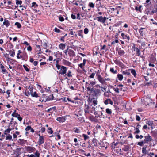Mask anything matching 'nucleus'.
I'll return each instance as SVG.
<instances>
[{
    "mask_svg": "<svg viewBox=\"0 0 157 157\" xmlns=\"http://www.w3.org/2000/svg\"><path fill=\"white\" fill-rule=\"evenodd\" d=\"M95 75V73H93L89 76V77L91 78H93Z\"/></svg>",
    "mask_w": 157,
    "mask_h": 157,
    "instance_id": "bf43d9fd",
    "label": "nucleus"
},
{
    "mask_svg": "<svg viewBox=\"0 0 157 157\" xmlns=\"http://www.w3.org/2000/svg\"><path fill=\"white\" fill-rule=\"evenodd\" d=\"M60 131H57V132L55 133V134H56L57 135V136L58 137V138L59 139H60L61 138V137L60 135L58 134L59 133V132H60Z\"/></svg>",
    "mask_w": 157,
    "mask_h": 157,
    "instance_id": "49530a36",
    "label": "nucleus"
},
{
    "mask_svg": "<svg viewBox=\"0 0 157 157\" xmlns=\"http://www.w3.org/2000/svg\"><path fill=\"white\" fill-rule=\"evenodd\" d=\"M104 102L105 104L106 105H108L109 103L111 105H113V102L110 99H106V100Z\"/></svg>",
    "mask_w": 157,
    "mask_h": 157,
    "instance_id": "f8f14e48",
    "label": "nucleus"
},
{
    "mask_svg": "<svg viewBox=\"0 0 157 157\" xmlns=\"http://www.w3.org/2000/svg\"><path fill=\"white\" fill-rule=\"evenodd\" d=\"M56 67H57L58 69L59 70V69H61V66L58 64H56Z\"/></svg>",
    "mask_w": 157,
    "mask_h": 157,
    "instance_id": "5fc2aeb1",
    "label": "nucleus"
},
{
    "mask_svg": "<svg viewBox=\"0 0 157 157\" xmlns=\"http://www.w3.org/2000/svg\"><path fill=\"white\" fill-rule=\"evenodd\" d=\"M144 29V28H141L139 30V31L140 33V35H141L142 36H143V30Z\"/></svg>",
    "mask_w": 157,
    "mask_h": 157,
    "instance_id": "ea45409f",
    "label": "nucleus"
},
{
    "mask_svg": "<svg viewBox=\"0 0 157 157\" xmlns=\"http://www.w3.org/2000/svg\"><path fill=\"white\" fill-rule=\"evenodd\" d=\"M125 52L122 50L119 49L118 51V53L119 55L122 56L125 54Z\"/></svg>",
    "mask_w": 157,
    "mask_h": 157,
    "instance_id": "412c9836",
    "label": "nucleus"
},
{
    "mask_svg": "<svg viewBox=\"0 0 157 157\" xmlns=\"http://www.w3.org/2000/svg\"><path fill=\"white\" fill-rule=\"evenodd\" d=\"M154 9L156 12V13H157V4L154 6Z\"/></svg>",
    "mask_w": 157,
    "mask_h": 157,
    "instance_id": "774afa93",
    "label": "nucleus"
},
{
    "mask_svg": "<svg viewBox=\"0 0 157 157\" xmlns=\"http://www.w3.org/2000/svg\"><path fill=\"white\" fill-rule=\"evenodd\" d=\"M13 129H13H10L9 128L7 129L4 131V134L6 135H8V134H9L10 132V131Z\"/></svg>",
    "mask_w": 157,
    "mask_h": 157,
    "instance_id": "a211bd4d",
    "label": "nucleus"
},
{
    "mask_svg": "<svg viewBox=\"0 0 157 157\" xmlns=\"http://www.w3.org/2000/svg\"><path fill=\"white\" fill-rule=\"evenodd\" d=\"M139 128H135L136 131L134 132L135 133H137L138 134L140 132V131L139 130Z\"/></svg>",
    "mask_w": 157,
    "mask_h": 157,
    "instance_id": "3c124183",
    "label": "nucleus"
},
{
    "mask_svg": "<svg viewBox=\"0 0 157 157\" xmlns=\"http://www.w3.org/2000/svg\"><path fill=\"white\" fill-rule=\"evenodd\" d=\"M98 21L102 23H105L106 20L108 19V18L105 17H103L102 16L98 17H97Z\"/></svg>",
    "mask_w": 157,
    "mask_h": 157,
    "instance_id": "7ed1b4c3",
    "label": "nucleus"
},
{
    "mask_svg": "<svg viewBox=\"0 0 157 157\" xmlns=\"http://www.w3.org/2000/svg\"><path fill=\"white\" fill-rule=\"evenodd\" d=\"M143 103L146 105H148L151 104L152 102V100L150 97H146L143 99Z\"/></svg>",
    "mask_w": 157,
    "mask_h": 157,
    "instance_id": "f03ea898",
    "label": "nucleus"
},
{
    "mask_svg": "<svg viewBox=\"0 0 157 157\" xmlns=\"http://www.w3.org/2000/svg\"><path fill=\"white\" fill-rule=\"evenodd\" d=\"M35 148L33 147L28 146L26 148L27 151L29 152H32L35 150Z\"/></svg>",
    "mask_w": 157,
    "mask_h": 157,
    "instance_id": "9b49d317",
    "label": "nucleus"
},
{
    "mask_svg": "<svg viewBox=\"0 0 157 157\" xmlns=\"http://www.w3.org/2000/svg\"><path fill=\"white\" fill-rule=\"evenodd\" d=\"M6 61L7 62L10 61V60H12V59H11L10 58H9V56H6Z\"/></svg>",
    "mask_w": 157,
    "mask_h": 157,
    "instance_id": "052dcab7",
    "label": "nucleus"
},
{
    "mask_svg": "<svg viewBox=\"0 0 157 157\" xmlns=\"http://www.w3.org/2000/svg\"><path fill=\"white\" fill-rule=\"evenodd\" d=\"M95 84V82H91L89 83V85L91 86H93Z\"/></svg>",
    "mask_w": 157,
    "mask_h": 157,
    "instance_id": "e2e57ef3",
    "label": "nucleus"
},
{
    "mask_svg": "<svg viewBox=\"0 0 157 157\" xmlns=\"http://www.w3.org/2000/svg\"><path fill=\"white\" fill-rule=\"evenodd\" d=\"M0 68L2 69V72L3 73H5L6 72V71L5 69L4 66L2 64H1Z\"/></svg>",
    "mask_w": 157,
    "mask_h": 157,
    "instance_id": "4be33fe9",
    "label": "nucleus"
},
{
    "mask_svg": "<svg viewBox=\"0 0 157 157\" xmlns=\"http://www.w3.org/2000/svg\"><path fill=\"white\" fill-rule=\"evenodd\" d=\"M122 73L123 75H126L128 76L130 75V72L129 69L125 71H122Z\"/></svg>",
    "mask_w": 157,
    "mask_h": 157,
    "instance_id": "ddd939ff",
    "label": "nucleus"
},
{
    "mask_svg": "<svg viewBox=\"0 0 157 157\" xmlns=\"http://www.w3.org/2000/svg\"><path fill=\"white\" fill-rule=\"evenodd\" d=\"M110 71L113 74H116L117 73V70H114L113 68H111L110 69Z\"/></svg>",
    "mask_w": 157,
    "mask_h": 157,
    "instance_id": "c756f323",
    "label": "nucleus"
},
{
    "mask_svg": "<svg viewBox=\"0 0 157 157\" xmlns=\"http://www.w3.org/2000/svg\"><path fill=\"white\" fill-rule=\"evenodd\" d=\"M146 147H143L142 148V153H143L144 155H146L147 153L146 152L147 151L146 150Z\"/></svg>",
    "mask_w": 157,
    "mask_h": 157,
    "instance_id": "f704fd0d",
    "label": "nucleus"
},
{
    "mask_svg": "<svg viewBox=\"0 0 157 157\" xmlns=\"http://www.w3.org/2000/svg\"><path fill=\"white\" fill-rule=\"evenodd\" d=\"M132 48L133 49H134V50L136 51V54L138 56H140L141 53L140 52V50L138 48L135 47V46L133 47Z\"/></svg>",
    "mask_w": 157,
    "mask_h": 157,
    "instance_id": "9d476101",
    "label": "nucleus"
},
{
    "mask_svg": "<svg viewBox=\"0 0 157 157\" xmlns=\"http://www.w3.org/2000/svg\"><path fill=\"white\" fill-rule=\"evenodd\" d=\"M121 36L123 39L127 40L128 41H129L130 39L129 36L127 35H125L124 33H122L121 34Z\"/></svg>",
    "mask_w": 157,
    "mask_h": 157,
    "instance_id": "1a4fd4ad",
    "label": "nucleus"
},
{
    "mask_svg": "<svg viewBox=\"0 0 157 157\" xmlns=\"http://www.w3.org/2000/svg\"><path fill=\"white\" fill-rule=\"evenodd\" d=\"M101 0H97L96 1V5L98 7H100L101 6Z\"/></svg>",
    "mask_w": 157,
    "mask_h": 157,
    "instance_id": "bb28decb",
    "label": "nucleus"
},
{
    "mask_svg": "<svg viewBox=\"0 0 157 157\" xmlns=\"http://www.w3.org/2000/svg\"><path fill=\"white\" fill-rule=\"evenodd\" d=\"M31 96L33 97H38V94L36 93V92H31Z\"/></svg>",
    "mask_w": 157,
    "mask_h": 157,
    "instance_id": "b1692460",
    "label": "nucleus"
},
{
    "mask_svg": "<svg viewBox=\"0 0 157 157\" xmlns=\"http://www.w3.org/2000/svg\"><path fill=\"white\" fill-rule=\"evenodd\" d=\"M121 8V7L120 6H118L116 8H112L111 9V10L112 11H115V10H120V8Z\"/></svg>",
    "mask_w": 157,
    "mask_h": 157,
    "instance_id": "58836bf2",
    "label": "nucleus"
},
{
    "mask_svg": "<svg viewBox=\"0 0 157 157\" xmlns=\"http://www.w3.org/2000/svg\"><path fill=\"white\" fill-rule=\"evenodd\" d=\"M82 136L84 138V139L85 140H86L88 139L89 138V137L88 136L84 134H82Z\"/></svg>",
    "mask_w": 157,
    "mask_h": 157,
    "instance_id": "c85d7f7f",
    "label": "nucleus"
},
{
    "mask_svg": "<svg viewBox=\"0 0 157 157\" xmlns=\"http://www.w3.org/2000/svg\"><path fill=\"white\" fill-rule=\"evenodd\" d=\"M71 18L73 19H75L76 18L75 16L73 14L71 15Z\"/></svg>",
    "mask_w": 157,
    "mask_h": 157,
    "instance_id": "338daca9",
    "label": "nucleus"
},
{
    "mask_svg": "<svg viewBox=\"0 0 157 157\" xmlns=\"http://www.w3.org/2000/svg\"><path fill=\"white\" fill-rule=\"evenodd\" d=\"M144 144V142L143 141L139 142L137 144L140 146H143Z\"/></svg>",
    "mask_w": 157,
    "mask_h": 157,
    "instance_id": "603ef678",
    "label": "nucleus"
},
{
    "mask_svg": "<svg viewBox=\"0 0 157 157\" xmlns=\"http://www.w3.org/2000/svg\"><path fill=\"white\" fill-rule=\"evenodd\" d=\"M33 64L34 66H36L37 65L38 63V62L36 61H33Z\"/></svg>",
    "mask_w": 157,
    "mask_h": 157,
    "instance_id": "0e129e2a",
    "label": "nucleus"
},
{
    "mask_svg": "<svg viewBox=\"0 0 157 157\" xmlns=\"http://www.w3.org/2000/svg\"><path fill=\"white\" fill-rule=\"evenodd\" d=\"M146 123L149 125H151L153 124L152 122L151 121H147Z\"/></svg>",
    "mask_w": 157,
    "mask_h": 157,
    "instance_id": "13d9d810",
    "label": "nucleus"
},
{
    "mask_svg": "<svg viewBox=\"0 0 157 157\" xmlns=\"http://www.w3.org/2000/svg\"><path fill=\"white\" fill-rule=\"evenodd\" d=\"M54 31L55 32L58 33H59L60 32V30L59 29L57 28L56 27L55 28Z\"/></svg>",
    "mask_w": 157,
    "mask_h": 157,
    "instance_id": "8fccbe9b",
    "label": "nucleus"
},
{
    "mask_svg": "<svg viewBox=\"0 0 157 157\" xmlns=\"http://www.w3.org/2000/svg\"><path fill=\"white\" fill-rule=\"evenodd\" d=\"M90 107L88 105H86L85 106V109H84V112L85 113H88L89 112V109Z\"/></svg>",
    "mask_w": 157,
    "mask_h": 157,
    "instance_id": "2eb2a0df",
    "label": "nucleus"
},
{
    "mask_svg": "<svg viewBox=\"0 0 157 157\" xmlns=\"http://www.w3.org/2000/svg\"><path fill=\"white\" fill-rule=\"evenodd\" d=\"M22 3V2L21 0L19 1L18 0H17L16 1V4L17 5H18L19 4L21 5V4Z\"/></svg>",
    "mask_w": 157,
    "mask_h": 157,
    "instance_id": "09e8293b",
    "label": "nucleus"
},
{
    "mask_svg": "<svg viewBox=\"0 0 157 157\" xmlns=\"http://www.w3.org/2000/svg\"><path fill=\"white\" fill-rule=\"evenodd\" d=\"M23 67L24 69L26 71L29 72V69L27 67L26 65H24Z\"/></svg>",
    "mask_w": 157,
    "mask_h": 157,
    "instance_id": "a18cd8bd",
    "label": "nucleus"
},
{
    "mask_svg": "<svg viewBox=\"0 0 157 157\" xmlns=\"http://www.w3.org/2000/svg\"><path fill=\"white\" fill-rule=\"evenodd\" d=\"M10 56H11L13 57L15 55L14 50H10Z\"/></svg>",
    "mask_w": 157,
    "mask_h": 157,
    "instance_id": "5701e85b",
    "label": "nucleus"
},
{
    "mask_svg": "<svg viewBox=\"0 0 157 157\" xmlns=\"http://www.w3.org/2000/svg\"><path fill=\"white\" fill-rule=\"evenodd\" d=\"M78 35L82 37V38L83 37V31L82 30H80L79 31V33H78Z\"/></svg>",
    "mask_w": 157,
    "mask_h": 157,
    "instance_id": "473e14b6",
    "label": "nucleus"
},
{
    "mask_svg": "<svg viewBox=\"0 0 157 157\" xmlns=\"http://www.w3.org/2000/svg\"><path fill=\"white\" fill-rule=\"evenodd\" d=\"M94 93L95 95H97L100 93V90L99 89H95Z\"/></svg>",
    "mask_w": 157,
    "mask_h": 157,
    "instance_id": "cd10ccee",
    "label": "nucleus"
},
{
    "mask_svg": "<svg viewBox=\"0 0 157 157\" xmlns=\"http://www.w3.org/2000/svg\"><path fill=\"white\" fill-rule=\"evenodd\" d=\"M89 32V30L87 28H86L84 30V33L85 34H87Z\"/></svg>",
    "mask_w": 157,
    "mask_h": 157,
    "instance_id": "de8ad7c7",
    "label": "nucleus"
},
{
    "mask_svg": "<svg viewBox=\"0 0 157 157\" xmlns=\"http://www.w3.org/2000/svg\"><path fill=\"white\" fill-rule=\"evenodd\" d=\"M66 45L65 44L61 43L59 45V48L62 50L64 49L65 48Z\"/></svg>",
    "mask_w": 157,
    "mask_h": 157,
    "instance_id": "dca6fc26",
    "label": "nucleus"
},
{
    "mask_svg": "<svg viewBox=\"0 0 157 157\" xmlns=\"http://www.w3.org/2000/svg\"><path fill=\"white\" fill-rule=\"evenodd\" d=\"M130 71L131 72V73H132V74L134 75V77H136V71L135 70L133 69H129Z\"/></svg>",
    "mask_w": 157,
    "mask_h": 157,
    "instance_id": "aec40b11",
    "label": "nucleus"
},
{
    "mask_svg": "<svg viewBox=\"0 0 157 157\" xmlns=\"http://www.w3.org/2000/svg\"><path fill=\"white\" fill-rule=\"evenodd\" d=\"M13 127H17V124L16 121L13 122Z\"/></svg>",
    "mask_w": 157,
    "mask_h": 157,
    "instance_id": "6e6d98bb",
    "label": "nucleus"
},
{
    "mask_svg": "<svg viewBox=\"0 0 157 157\" xmlns=\"http://www.w3.org/2000/svg\"><path fill=\"white\" fill-rule=\"evenodd\" d=\"M40 154L38 151L37 150L35 153V155L31 154L30 155H28V157H40Z\"/></svg>",
    "mask_w": 157,
    "mask_h": 157,
    "instance_id": "423d86ee",
    "label": "nucleus"
},
{
    "mask_svg": "<svg viewBox=\"0 0 157 157\" xmlns=\"http://www.w3.org/2000/svg\"><path fill=\"white\" fill-rule=\"evenodd\" d=\"M144 138L145 139L144 140V141L145 143L151 141L152 140V138H151V136H150L149 134L147 136H145Z\"/></svg>",
    "mask_w": 157,
    "mask_h": 157,
    "instance_id": "39448f33",
    "label": "nucleus"
},
{
    "mask_svg": "<svg viewBox=\"0 0 157 157\" xmlns=\"http://www.w3.org/2000/svg\"><path fill=\"white\" fill-rule=\"evenodd\" d=\"M88 6L91 8H94V5L92 2H90Z\"/></svg>",
    "mask_w": 157,
    "mask_h": 157,
    "instance_id": "e433bc0d",
    "label": "nucleus"
},
{
    "mask_svg": "<svg viewBox=\"0 0 157 157\" xmlns=\"http://www.w3.org/2000/svg\"><path fill=\"white\" fill-rule=\"evenodd\" d=\"M48 133L49 134H52L53 132V131L52 130L51 128L49 127L48 128Z\"/></svg>",
    "mask_w": 157,
    "mask_h": 157,
    "instance_id": "a19ab883",
    "label": "nucleus"
},
{
    "mask_svg": "<svg viewBox=\"0 0 157 157\" xmlns=\"http://www.w3.org/2000/svg\"><path fill=\"white\" fill-rule=\"evenodd\" d=\"M67 76L68 77H72V72L71 71L69 70L68 71Z\"/></svg>",
    "mask_w": 157,
    "mask_h": 157,
    "instance_id": "2f4dec72",
    "label": "nucleus"
},
{
    "mask_svg": "<svg viewBox=\"0 0 157 157\" xmlns=\"http://www.w3.org/2000/svg\"><path fill=\"white\" fill-rule=\"evenodd\" d=\"M11 115L13 117H18V116H19V114L16 113H12Z\"/></svg>",
    "mask_w": 157,
    "mask_h": 157,
    "instance_id": "79ce46f5",
    "label": "nucleus"
},
{
    "mask_svg": "<svg viewBox=\"0 0 157 157\" xmlns=\"http://www.w3.org/2000/svg\"><path fill=\"white\" fill-rule=\"evenodd\" d=\"M117 78L119 80L122 81L123 78V77L122 75L118 74L117 75Z\"/></svg>",
    "mask_w": 157,
    "mask_h": 157,
    "instance_id": "393cba45",
    "label": "nucleus"
},
{
    "mask_svg": "<svg viewBox=\"0 0 157 157\" xmlns=\"http://www.w3.org/2000/svg\"><path fill=\"white\" fill-rule=\"evenodd\" d=\"M98 79V81L101 83L102 84H103L105 82L104 79L100 75H98L97 77Z\"/></svg>",
    "mask_w": 157,
    "mask_h": 157,
    "instance_id": "0eeeda50",
    "label": "nucleus"
},
{
    "mask_svg": "<svg viewBox=\"0 0 157 157\" xmlns=\"http://www.w3.org/2000/svg\"><path fill=\"white\" fill-rule=\"evenodd\" d=\"M39 138L38 142V144L40 145L41 144L44 143V138L43 136H41L40 134H39Z\"/></svg>",
    "mask_w": 157,
    "mask_h": 157,
    "instance_id": "20e7f679",
    "label": "nucleus"
},
{
    "mask_svg": "<svg viewBox=\"0 0 157 157\" xmlns=\"http://www.w3.org/2000/svg\"><path fill=\"white\" fill-rule=\"evenodd\" d=\"M67 68L64 66H62L60 70L59 71V74L63 75L64 76L67 75L66 72L67 70Z\"/></svg>",
    "mask_w": 157,
    "mask_h": 157,
    "instance_id": "f257e3e1",
    "label": "nucleus"
},
{
    "mask_svg": "<svg viewBox=\"0 0 157 157\" xmlns=\"http://www.w3.org/2000/svg\"><path fill=\"white\" fill-rule=\"evenodd\" d=\"M64 62L65 64L68 66H70L71 64V63L70 62L67 60H65Z\"/></svg>",
    "mask_w": 157,
    "mask_h": 157,
    "instance_id": "c03bdc74",
    "label": "nucleus"
},
{
    "mask_svg": "<svg viewBox=\"0 0 157 157\" xmlns=\"http://www.w3.org/2000/svg\"><path fill=\"white\" fill-rule=\"evenodd\" d=\"M15 25L17 26L18 28H20L21 27V25L18 22H16L15 23Z\"/></svg>",
    "mask_w": 157,
    "mask_h": 157,
    "instance_id": "c9c22d12",
    "label": "nucleus"
},
{
    "mask_svg": "<svg viewBox=\"0 0 157 157\" xmlns=\"http://www.w3.org/2000/svg\"><path fill=\"white\" fill-rule=\"evenodd\" d=\"M31 127L30 126H28L25 128V130L29 131L31 129Z\"/></svg>",
    "mask_w": 157,
    "mask_h": 157,
    "instance_id": "864d4df0",
    "label": "nucleus"
},
{
    "mask_svg": "<svg viewBox=\"0 0 157 157\" xmlns=\"http://www.w3.org/2000/svg\"><path fill=\"white\" fill-rule=\"evenodd\" d=\"M6 140H12V141H13V140L12 139V136L10 134H8V136H6Z\"/></svg>",
    "mask_w": 157,
    "mask_h": 157,
    "instance_id": "a878e982",
    "label": "nucleus"
},
{
    "mask_svg": "<svg viewBox=\"0 0 157 157\" xmlns=\"http://www.w3.org/2000/svg\"><path fill=\"white\" fill-rule=\"evenodd\" d=\"M3 24L5 25L7 27L10 25L9 21L8 20H6L5 19L4 20V21L3 22Z\"/></svg>",
    "mask_w": 157,
    "mask_h": 157,
    "instance_id": "f3484780",
    "label": "nucleus"
},
{
    "mask_svg": "<svg viewBox=\"0 0 157 157\" xmlns=\"http://www.w3.org/2000/svg\"><path fill=\"white\" fill-rule=\"evenodd\" d=\"M136 120L138 121H140V117L138 115H136Z\"/></svg>",
    "mask_w": 157,
    "mask_h": 157,
    "instance_id": "4d7b16f0",
    "label": "nucleus"
},
{
    "mask_svg": "<svg viewBox=\"0 0 157 157\" xmlns=\"http://www.w3.org/2000/svg\"><path fill=\"white\" fill-rule=\"evenodd\" d=\"M56 120L60 123L63 122L65 121L66 119L64 117H57L56 119Z\"/></svg>",
    "mask_w": 157,
    "mask_h": 157,
    "instance_id": "6e6552de",
    "label": "nucleus"
},
{
    "mask_svg": "<svg viewBox=\"0 0 157 157\" xmlns=\"http://www.w3.org/2000/svg\"><path fill=\"white\" fill-rule=\"evenodd\" d=\"M92 143L94 144V146H97V142L98 140L94 138L92 140Z\"/></svg>",
    "mask_w": 157,
    "mask_h": 157,
    "instance_id": "6ab92c4d",
    "label": "nucleus"
},
{
    "mask_svg": "<svg viewBox=\"0 0 157 157\" xmlns=\"http://www.w3.org/2000/svg\"><path fill=\"white\" fill-rule=\"evenodd\" d=\"M114 90L117 93H119V89L118 88H114Z\"/></svg>",
    "mask_w": 157,
    "mask_h": 157,
    "instance_id": "680f3d73",
    "label": "nucleus"
},
{
    "mask_svg": "<svg viewBox=\"0 0 157 157\" xmlns=\"http://www.w3.org/2000/svg\"><path fill=\"white\" fill-rule=\"evenodd\" d=\"M68 54L69 56L73 57L75 55V52L72 50H70L68 52Z\"/></svg>",
    "mask_w": 157,
    "mask_h": 157,
    "instance_id": "4468645a",
    "label": "nucleus"
},
{
    "mask_svg": "<svg viewBox=\"0 0 157 157\" xmlns=\"http://www.w3.org/2000/svg\"><path fill=\"white\" fill-rule=\"evenodd\" d=\"M45 128L44 127H42L41 128V131L42 132V133H43L45 132Z\"/></svg>",
    "mask_w": 157,
    "mask_h": 157,
    "instance_id": "69168bd1",
    "label": "nucleus"
},
{
    "mask_svg": "<svg viewBox=\"0 0 157 157\" xmlns=\"http://www.w3.org/2000/svg\"><path fill=\"white\" fill-rule=\"evenodd\" d=\"M106 113L109 114H111L112 113L111 110L109 108H107L106 109Z\"/></svg>",
    "mask_w": 157,
    "mask_h": 157,
    "instance_id": "7c9ffc66",
    "label": "nucleus"
},
{
    "mask_svg": "<svg viewBox=\"0 0 157 157\" xmlns=\"http://www.w3.org/2000/svg\"><path fill=\"white\" fill-rule=\"evenodd\" d=\"M37 4H36V3L35 2H33L32 3V6L31 7H34L35 8L37 7L38 6Z\"/></svg>",
    "mask_w": 157,
    "mask_h": 157,
    "instance_id": "72a5a7b5",
    "label": "nucleus"
},
{
    "mask_svg": "<svg viewBox=\"0 0 157 157\" xmlns=\"http://www.w3.org/2000/svg\"><path fill=\"white\" fill-rule=\"evenodd\" d=\"M59 20L60 21H64V18H63V17L62 16H59Z\"/></svg>",
    "mask_w": 157,
    "mask_h": 157,
    "instance_id": "37998d69",
    "label": "nucleus"
},
{
    "mask_svg": "<svg viewBox=\"0 0 157 157\" xmlns=\"http://www.w3.org/2000/svg\"><path fill=\"white\" fill-rule=\"evenodd\" d=\"M90 121H96L97 119H96L94 116H92L90 117Z\"/></svg>",
    "mask_w": 157,
    "mask_h": 157,
    "instance_id": "4c0bfd02",
    "label": "nucleus"
}]
</instances>
